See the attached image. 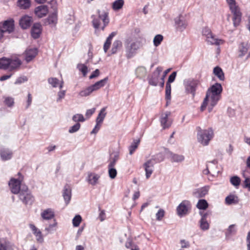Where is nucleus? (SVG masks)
I'll return each mask as SVG.
<instances>
[{"label":"nucleus","instance_id":"nucleus-3","mask_svg":"<svg viewBox=\"0 0 250 250\" xmlns=\"http://www.w3.org/2000/svg\"><path fill=\"white\" fill-rule=\"evenodd\" d=\"M97 13V16L94 15L91 16L93 26L96 30L100 29L104 31L109 22L108 11L107 9L103 10L98 9Z\"/></svg>","mask_w":250,"mask_h":250},{"label":"nucleus","instance_id":"nucleus-36","mask_svg":"<svg viewBox=\"0 0 250 250\" xmlns=\"http://www.w3.org/2000/svg\"><path fill=\"white\" fill-rule=\"evenodd\" d=\"M208 207V204L205 199H200L196 205V207L199 209L205 210Z\"/></svg>","mask_w":250,"mask_h":250},{"label":"nucleus","instance_id":"nucleus-33","mask_svg":"<svg viewBox=\"0 0 250 250\" xmlns=\"http://www.w3.org/2000/svg\"><path fill=\"white\" fill-rule=\"evenodd\" d=\"M165 157V154L163 152H160L153 155L150 160H152V161L155 163H157L163 161Z\"/></svg>","mask_w":250,"mask_h":250},{"label":"nucleus","instance_id":"nucleus-41","mask_svg":"<svg viewBox=\"0 0 250 250\" xmlns=\"http://www.w3.org/2000/svg\"><path fill=\"white\" fill-rule=\"evenodd\" d=\"M230 183L234 186L238 187L241 182L240 178L237 176H233L230 179Z\"/></svg>","mask_w":250,"mask_h":250},{"label":"nucleus","instance_id":"nucleus-37","mask_svg":"<svg viewBox=\"0 0 250 250\" xmlns=\"http://www.w3.org/2000/svg\"><path fill=\"white\" fill-rule=\"evenodd\" d=\"M105 109H106V108L104 107V108H102L101 110H100V111L98 115V117H97V119H96V122H97L98 123L102 124L103 123V122L106 116V113L105 112Z\"/></svg>","mask_w":250,"mask_h":250},{"label":"nucleus","instance_id":"nucleus-42","mask_svg":"<svg viewBox=\"0 0 250 250\" xmlns=\"http://www.w3.org/2000/svg\"><path fill=\"white\" fill-rule=\"evenodd\" d=\"M77 68L81 71L83 76H85L88 72L87 67L84 64L79 63L77 65Z\"/></svg>","mask_w":250,"mask_h":250},{"label":"nucleus","instance_id":"nucleus-62","mask_svg":"<svg viewBox=\"0 0 250 250\" xmlns=\"http://www.w3.org/2000/svg\"><path fill=\"white\" fill-rule=\"evenodd\" d=\"M182 248H187L189 247V243L188 241H186L185 240H181L180 241Z\"/></svg>","mask_w":250,"mask_h":250},{"label":"nucleus","instance_id":"nucleus-14","mask_svg":"<svg viewBox=\"0 0 250 250\" xmlns=\"http://www.w3.org/2000/svg\"><path fill=\"white\" fill-rule=\"evenodd\" d=\"M14 245L5 238H0V250H14Z\"/></svg>","mask_w":250,"mask_h":250},{"label":"nucleus","instance_id":"nucleus-25","mask_svg":"<svg viewBox=\"0 0 250 250\" xmlns=\"http://www.w3.org/2000/svg\"><path fill=\"white\" fill-rule=\"evenodd\" d=\"M206 41L208 44L211 45H218L224 43L223 40L216 38L213 34L206 39Z\"/></svg>","mask_w":250,"mask_h":250},{"label":"nucleus","instance_id":"nucleus-21","mask_svg":"<svg viewBox=\"0 0 250 250\" xmlns=\"http://www.w3.org/2000/svg\"><path fill=\"white\" fill-rule=\"evenodd\" d=\"M54 216V212L53 209L50 208L44 210L41 213V217L44 220H50L53 219Z\"/></svg>","mask_w":250,"mask_h":250},{"label":"nucleus","instance_id":"nucleus-29","mask_svg":"<svg viewBox=\"0 0 250 250\" xmlns=\"http://www.w3.org/2000/svg\"><path fill=\"white\" fill-rule=\"evenodd\" d=\"M225 201L228 205L236 204L239 202V199L235 195H229L226 197Z\"/></svg>","mask_w":250,"mask_h":250},{"label":"nucleus","instance_id":"nucleus-19","mask_svg":"<svg viewBox=\"0 0 250 250\" xmlns=\"http://www.w3.org/2000/svg\"><path fill=\"white\" fill-rule=\"evenodd\" d=\"M62 196L66 204H68L71 198V189L68 185H66L63 188Z\"/></svg>","mask_w":250,"mask_h":250},{"label":"nucleus","instance_id":"nucleus-26","mask_svg":"<svg viewBox=\"0 0 250 250\" xmlns=\"http://www.w3.org/2000/svg\"><path fill=\"white\" fill-rule=\"evenodd\" d=\"M170 159L171 162L180 163L184 160L185 157L182 155L174 154L171 152H169Z\"/></svg>","mask_w":250,"mask_h":250},{"label":"nucleus","instance_id":"nucleus-60","mask_svg":"<svg viewBox=\"0 0 250 250\" xmlns=\"http://www.w3.org/2000/svg\"><path fill=\"white\" fill-rule=\"evenodd\" d=\"M27 81V79L26 77H19L18 78L15 82V84H21L24 82Z\"/></svg>","mask_w":250,"mask_h":250},{"label":"nucleus","instance_id":"nucleus-1","mask_svg":"<svg viewBox=\"0 0 250 250\" xmlns=\"http://www.w3.org/2000/svg\"><path fill=\"white\" fill-rule=\"evenodd\" d=\"M222 87L220 83H215L208 89L206 92L202 104L200 107L201 111L205 110L208 105V110L210 112L213 108L217 104L221 97Z\"/></svg>","mask_w":250,"mask_h":250},{"label":"nucleus","instance_id":"nucleus-7","mask_svg":"<svg viewBox=\"0 0 250 250\" xmlns=\"http://www.w3.org/2000/svg\"><path fill=\"white\" fill-rule=\"evenodd\" d=\"M191 208L190 203L188 200L183 201L177 208V214L180 216L187 214Z\"/></svg>","mask_w":250,"mask_h":250},{"label":"nucleus","instance_id":"nucleus-9","mask_svg":"<svg viewBox=\"0 0 250 250\" xmlns=\"http://www.w3.org/2000/svg\"><path fill=\"white\" fill-rule=\"evenodd\" d=\"M174 21L176 28L180 31L184 30L188 25L187 21L181 15L176 17Z\"/></svg>","mask_w":250,"mask_h":250},{"label":"nucleus","instance_id":"nucleus-24","mask_svg":"<svg viewBox=\"0 0 250 250\" xmlns=\"http://www.w3.org/2000/svg\"><path fill=\"white\" fill-rule=\"evenodd\" d=\"M31 23V18L28 16L23 17L20 21V24L22 28L27 29Z\"/></svg>","mask_w":250,"mask_h":250},{"label":"nucleus","instance_id":"nucleus-30","mask_svg":"<svg viewBox=\"0 0 250 250\" xmlns=\"http://www.w3.org/2000/svg\"><path fill=\"white\" fill-rule=\"evenodd\" d=\"M18 6L22 9L29 8L31 6L30 0H18L17 1Z\"/></svg>","mask_w":250,"mask_h":250},{"label":"nucleus","instance_id":"nucleus-59","mask_svg":"<svg viewBox=\"0 0 250 250\" xmlns=\"http://www.w3.org/2000/svg\"><path fill=\"white\" fill-rule=\"evenodd\" d=\"M65 94V90H62V91H59L58 93V98L57 99V102H59L61 101V100L64 97Z\"/></svg>","mask_w":250,"mask_h":250},{"label":"nucleus","instance_id":"nucleus-2","mask_svg":"<svg viewBox=\"0 0 250 250\" xmlns=\"http://www.w3.org/2000/svg\"><path fill=\"white\" fill-rule=\"evenodd\" d=\"M22 180V178L19 179L12 178L9 182V186L13 193L19 194V198L23 203L31 205L34 201L33 196L26 185H21Z\"/></svg>","mask_w":250,"mask_h":250},{"label":"nucleus","instance_id":"nucleus-13","mask_svg":"<svg viewBox=\"0 0 250 250\" xmlns=\"http://www.w3.org/2000/svg\"><path fill=\"white\" fill-rule=\"evenodd\" d=\"M42 25L40 23H35L33 24L31 28V36L35 39H38L42 33Z\"/></svg>","mask_w":250,"mask_h":250},{"label":"nucleus","instance_id":"nucleus-55","mask_svg":"<svg viewBox=\"0 0 250 250\" xmlns=\"http://www.w3.org/2000/svg\"><path fill=\"white\" fill-rule=\"evenodd\" d=\"M170 70H171L170 68H168L164 71L163 75L161 78V82L160 83V84L161 87H162V88L164 87V83H165V77H166L167 74L168 73H169V72L170 71Z\"/></svg>","mask_w":250,"mask_h":250},{"label":"nucleus","instance_id":"nucleus-10","mask_svg":"<svg viewBox=\"0 0 250 250\" xmlns=\"http://www.w3.org/2000/svg\"><path fill=\"white\" fill-rule=\"evenodd\" d=\"M14 21L12 19L5 21L3 23L0 24V28L4 31V32L11 33L14 31Z\"/></svg>","mask_w":250,"mask_h":250},{"label":"nucleus","instance_id":"nucleus-6","mask_svg":"<svg viewBox=\"0 0 250 250\" xmlns=\"http://www.w3.org/2000/svg\"><path fill=\"white\" fill-rule=\"evenodd\" d=\"M141 46L140 42L136 41L132 42L130 44L125 45V55L127 59L132 58L137 53V51Z\"/></svg>","mask_w":250,"mask_h":250},{"label":"nucleus","instance_id":"nucleus-12","mask_svg":"<svg viewBox=\"0 0 250 250\" xmlns=\"http://www.w3.org/2000/svg\"><path fill=\"white\" fill-rule=\"evenodd\" d=\"M155 163L152 160L147 161L144 164V167L146 171V176L147 179H148L153 171L154 165Z\"/></svg>","mask_w":250,"mask_h":250},{"label":"nucleus","instance_id":"nucleus-48","mask_svg":"<svg viewBox=\"0 0 250 250\" xmlns=\"http://www.w3.org/2000/svg\"><path fill=\"white\" fill-rule=\"evenodd\" d=\"M82 221V217L80 215H76L73 219L72 223L74 227H78Z\"/></svg>","mask_w":250,"mask_h":250},{"label":"nucleus","instance_id":"nucleus-32","mask_svg":"<svg viewBox=\"0 0 250 250\" xmlns=\"http://www.w3.org/2000/svg\"><path fill=\"white\" fill-rule=\"evenodd\" d=\"M100 178V176L95 173H89L88 175V181L89 184L95 185Z\"/></svg>","mask_w":250,"mask_h":250},{"label":"nucleus","instance_id":"nucleus-22","mask_svg":"<svg viewBox=\"0 0 250 250\" xmlns=\"http://www.w3.org/2000/svg\"><path fill=\"white\" fill-rule=\"evenodd\" d=\"M108 80V77H105L104 79L97 82L94 84L90 85L92 92L99 89L100 88L104 86Z\"/></svg>","mask_w":250,"mask_h":250},{"label":"nucleus","instance_id":"nucleus-56","mask_svg":"<svg viewBox=\"0 0 250 250\" xmlns=\"http://www.w3.org/2000/svg\"><path fill=\"white\" fill-rule=\"evenodd\" d=\"M211 34H212V33L209 28L208 27L203 28L202 30V34L204 36L206 37V39L209 36H211Z\"/></svg>","mask_w":250,"mask_h":250},{"label":"nucleus","instance_id":"nucleus-46","mask_svg":"<svg viewBox=\"0 0 250 250\" xmlns=\"http://www.w3.org/2000/svg\"><path fill=\"white\" fill-rule=\"evenodd\" d=\"M118 159L119 155L117 153L115 154L114 156L110 159L108 167H114Z\"/></svg>","mask_w":250,"mask_h":250},{"label":"nucleus","instance_id":"nucleus-35","mask_svg":"<svg viewBox=\"0 0 250 250\" xmlns=\"http://www.w3.org/2000/svg\"><path fill=\"white\" fill-rule=\"evenodd\" d=\"M156 72L153 73L151 77L148 78V83L153 86H157L158 85L159 81V76L158 75H155Z\"/></svg>","mask_w":250,"mask_h":250},{"label":"nucleus","instance_id":"nucleus-18","mask_svg":"<svg viewBox=\"0 0 250 250\" xmlns=\"http://www.w3.org/2000/svg\"><path fill=\"white\" fill-rule=\"evenodd\" d=\"M13 155L11 150L8 148H0V156L3 161H7L10 160Z\"/></svg>","mask_w":250,"mask_h":250},{"label":"nucleus","instance_id":"nucleus-53","mask_svg":"<svg viewBox=\"0 0 250 250\" xmlns=\"http://www.w3.org/2000/svg\"><path fill=\"white\" fill-rule=\"evenodd\" d=\"M80 127H81L80 124L79 123H77L76 124H75L74 125H73L72 126L70 127L68 132L70 133H73L76 132L79 130Z\"/></svg>","mask_w":250,"mask_h":250},{"label":"nucleus","instance_id":"nucleus-28","mask_svg":"<svg viewBox=\"0 0 250 250\" xmlns=\"http://www.w3.org/2000/svg\"><path fill=\"white\" fill-rule=\"evenodd\" d=\"M213 74L217 76L220 81H224L225 80L224 73L220 67L216 66L214 68Z\"/></svg>","mask_w":250,"mask_h":250},{"label":"nucleus","instance_id":"nucleus-44","mask_svg":"<svg viewBox=\"0 0 250 250\" xmlns=\"http://www.w3.org/2000/svg\"><path fill=\"white\" fill-rule=\"evenodd\" d=\"M171 83L167 82L166 85V99L170 100L171 99Z\"/></svg>","mask_w":250,"mask_h":250},{"label":"nucleus","instance_id":"nucleus-57","mask_svg":"<svg viewBox=\"0 0 250 250\" xmlns=\"http://www.w3.org/2000/svg\"><path fill=\"white\" fill-rule=\"evenodd\" d=\"M14 99L11 97H7L4 100V103L8 106H12L14 104Z\"/></svg>","mask_w":250,"mask_h":250},{"label":"nucleus","instance_id":"nucleus-31","mask_svg":"<svg viewBox=\"0 0 250 250\" xmlns=\"http://www.w3.org/2000/svg\"><path fill=\"white\" fill-rule=\"evenodd\" d=\"M122 46V42L120 40H116L114 42L111 50V55L116 54L118 49L121 48Z\"/></svg>","mask_w":250,"mask_h":250},{"label":"nucleus","instance_id":"nucleus-5","mask_svg":"<svg viewBox=\"0 0 250 250\" xmlns=\"http://www.w3.org/2000/svg\"><path fill=\"white\" fill-rule=\"evenodd\" d=\"M229 5V9L233 14V23L235 27L238 26L241 21L242 13L239 8L236 5L235 0H226Z\"/></svg>","mask_w":250,"mask_h":250},{"label":"nucleus","instance_id":"nucleus-17","mask_svg":"<svg viewBox=\"0 0 250 250\" xmlns=\"http://www.w3.org/2000/svg\"><path fill=\"white\" fill-rule=\"evenodd\" d=\"M170 115V112L169 111H167L162 115L161 124L164 129L168 128L171 125V122L168 120V117Z\"/></svg>","mask_w":250,"mask_h":250},{"label":"nucleus","instance_id":"nucleus-23","mask_svg":"<svg viewBox=\"0 0 250 250\" xmlns=\"http://www.w3.org/2000/svg\"><path fill=\"white\" fill-rule=\"evenodd\" d=\"M38 53L37 49L36 48H31L27 49L25 52V60L27 62H30L33 58H34Z\"/></svg>","mask_w":250,"mask_h":250},{"label":"nucleus","instance_id":"nucleus-43","mask_svg":"<svg viewBox=\"0 0 250 250\" xmlns=\"http://www.w3.org/2000/svg\"><path fill=\"white\" fill-rule=\"evenodd\" d=\"M236 232V229L235 228V225H231L226 232V236L227 237H228L232 234H234Z\"/></svg>","mask_w":250,"mask_h":250},{"label":"nucleus","instance_id":"nucleus-34","mask_svg":"<svg viewBox=\"0 0 250 250\" xmlns=\"http://www.w3.org/2000/svg\"><path fill=\"white\" fill-rule=\"evenodd\" d=\"M10 59L6 57L0 58V68L7 69L8 68L10 63Z\"/></svg>","mask_w":250,"mask_h":250},{"label":"nucleus","instance_id":"nucleus-39","mask_svg":"<svg viewBox=\"0 0 250 250\" xmlns=\"http://www.w3.org/2000/svg\"><path fill=\"white\" fill-rule=\"evenodd\" d=\"M140 143V140H134L130 146L129 147V154L132 155L138 147Z\"/></svg>","mask_w":250,"mask_h":250},{"label":"nucleus","instance_id":"nucleus-63","mask_svg":"<svg viewBox=\"0 0 250 250\" xmlns=\"http://www.w3.org/2000/svg\"><path fill=\"white\" fill-rule=\"evenodd\" d=\"M244 187L250 191V178H246L244 182Z\"/></svg>","mask_w":250,"mask_h":250},{"label":"nucleus","instance_id":"nucleus-16","mask_svg":"<svg viewBox=\"0 0 250 250\" xmlns=\"http://www.w3.org/2000/svg\"><path fill=\"white\" fill-rule=\"evenodd\" d=\"M29 227L32 230L33 233L36 237L37 241L39 243L43 242V238L42 232L33 224H30Z\"/></svg>","mask_w":250,"mask_h":250},{"label":"nucleus","instance_id":"nucleus-40","mask_svg":"<svg viewBox=\"0 0 250 250\" xmlns=\"http://www.w3.org/2000/svg\"><path fill=\"white\" fill-rule=\"evenodd\" d=\"M92 92V90L89 86L85 89L81 90L79 94L81 97H86L90 95Z\"/></svg>","mask_w":250,"mask_h":250},{"label":"nucleus","instance_id":"nucleus-50","mask_svg":"<svg viewBox=\"0 0 250 250\" xmlns=\"http://www.w3.org/2000/svg\"><path fill=\"white\" fill-rule=\"evenodd\" d=\"M109 176L111 179H114L117 175V170L114 167H108Z\"/></svg>","mask_w":250,"mask_h":250},{"label":"nucleus","instance_id":"nucleus-8","mask_svg":"<svg viewBox=\"0 0 250 250\" xmlns=\"http://www.w3.org/2000/svg\"><path fill=\"white\" fill-rule=\"evenodd\" d=\"M185 83L187 91L194 96L196 87L198 84V81L193 79H189L186 81Z\"/></svg>","mask_w":250,"mask_h":250},{"label":"nucleus","instance_id":"nucleus-47","mask_svg":"<svg viewBox=\"0 0 250 250\" xmlns=\"http://www.w3.org/2000/svg\"><path fill=\"white\" fill-rule=\"evenodd\" d=\"M200 227L201 229L203 230H206L209 229V224L208 223L207 220L201 219L200 220Z\"/></svg>","mask_w":250,"mask_h":250},{"label":"nucleus","instance_id":"nucleus-52","mask_svg":"<svg viewBox=\"0 0 250 250\" xmlns=\"http://www.w3.org/2000/svg\"><path fill=\"white\" fill-rule=\"evenodd\" d=\"M48 82L53 87H56L59 84V80L56 78H50L48 79Z\"/></svg>","mask_w":250,"mask_h":250},{"label":"nucleus","instance_id":"nucleus-15","mask_svg":"<svg viewBox=\"0 0 250 250\" xmlns=\"http://www.w3.org/2000/svg\"><path fill=\"white\" fill-rule=\"evenodd\" d=\"M35 14L40 18H42L48 13V9L46 5H42L37 7L35 9Z\"/></svg>","mask_w":250,"mask_h":250},{"label":"nucleus","instance_id":"nucleus-51","mask_svg":"<svg viewBox=\"0 0 250 250\" xmlns=\"http://www.w3.org/2000/svg\"><path fill=\"white\" fill-rule=\"evenodd\" d=\"M247 51L248 48L245 46L244 43H242L240 47H239L240 54L239 55V57H242L244 56L247 53Z\"/></svg>","mask_w":250,"mask_h":250},{"label":"nucleus","instance_id":"nucleus-4","mask_svg":"<svg viewBox=\"0 0 250 250\" xmlns=\"http://www.w3.org/2000/svg\"><path fill=\"white\" fill-rule=\"evenodd\" d=\"M197 140L203 146H207L213 137V131L211 128L202 129L200 126L196 128Z\"/></svg>","mask_w":250,"mask_h":250},{"label":"nucleus","instance_id":"nucleus-58","mask_svg":"<svg viewBox=\"0 0 250 250\" xmlns=\"http://www.w3.org/2000/svg\"><path fill=\"white\" fill-rule=\"evenodd\" d=\"M176 74H177L176 72H175V71L173 72L169 76L167 82H168V83H171L173 82L175 79Z\"/></svg>","mask_w":250,"mask_h":250},{"label":"nucleus","instance_id":"nucleus-54","mask_svg":"<svg viewBox=\"0 0 250 250\" xmlns=\"http://www.w3.org/2000/svg\"><path fill=\"white\" fill-rule=\"evenodd\" d=\"M165 211L163 209H160L156 214V220L161 221L165 215Z\"/></svg>","mask_w":250,"mask_h":250},{"label":"nucleus","instance_id":"nucleus-64","mask_svg":"<svg viewBox=\"0 0 250 250\" xmlns=\"http://www.w3.org/2000/svg\"><path fill=\"white\" fill-rule=\"evenodd\" d=\"M95 108H93L90 109H88L85 113V116L88 118H89L95 112Z\"/></svg>","mask_w":250,"mask_h":250},{"label":"nucleus","instance_id":"nucleus-61","mask_svg":"<svg viewBox=\"0 0 250 250\" xmlns=\"http://www.w3.org/2000/svg\"><path fill=\"white\" fill-rule=\"evenodd\" d=\"M100 74V71L98 69H96L95 71H94L92 74L89 76L90 79H92L94 78L98 77Z\"/></svg>","mask_w":250,"mask_h":250},{"label":"nucleus","instance_id":"nucleus-27","mask_svg":"<svg viewBox=\"0 0 250 250\" xmlns=\"http://www.w3.org/2000/svg\"><path fill=\"white\" fill-rule=\"evenodd\" d=\"M10 63L9 67L10 70H14L20 67L21 64V61L18 58L13 59H10Z\"/></svg>","mask_w":250,"mask_h":250},{"label":"nucleus","instance_id":"nucleus-11","mask_svg":"<svg viewBox=\"0 0 250 250\" xmlns=\"http://www.w3.org/2000/svg\"><path fill=\"white\" fill-rule=\"evenodd\" d=\"M208 187H204L201 188L195 189L192 192V195L196 198L204 197L208 193Z\"/></svg>","mask_w":250,"mask_h":250},{"label":"nucleus","instance_id":"nucleus-20","mask_svg":"<svg viewBox=\"0 0 250 250\" xmlns=\"http://www.w3.org/2000/svg\"><path fill=\"white\" fill-rule=\"evenodd\" d=\"M57 14L56 12H54L50 14L48 18L45 20V24L50 25L51 26L56 25L57 22Z\"/></svg>","mask_w":250,"mask_h":250},{"label":"nucleus","instance_id":"nucleus-45","mask_svg":"<svg viewBox=\"0 0 250 250\" xmlns=\"http://www.w3.org/2000/svg\"><path fill=\"white\" fill-rule=\"evenodd\" d=\"M163 40V36L162 35L158 34L156 35L153 39V43L155 46H159Z\"/></svg>","mask_w":250,"mask_h":250},{"label":"nucleus","instance_id":"nucleus-38","mask_svg":"<svg viewBox=\"0 0 250 250\" xmlns=\"http://www.w3.org/2000/svg\"><path fill=\"white\" fill-rule=\"evenodd\" d=\"M124 3V0H115L112 4V8L114 10H118L122 8Z\"/></svg>","mask_w":250,"mask_h":250},{"label":"nucleus","instance_id":"nucleus-49","mask_svg":"<svg viewBox=\"0 0 250 250\" xmlns=\"http://www.w3.org/2000/svg\"><path fill=\"white\" fill-rule=\"evenodd\" d=\"M72 120L75 122H83L85 121V119L83 115L81 114H77L74 115L72 117Z\"/></svg>","mask_w":250,"mask_h":250}]
</instances>
